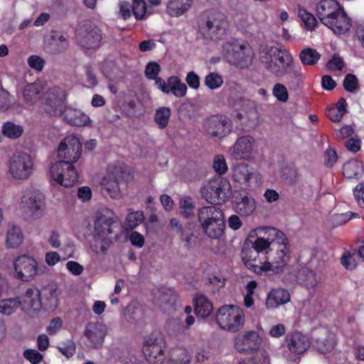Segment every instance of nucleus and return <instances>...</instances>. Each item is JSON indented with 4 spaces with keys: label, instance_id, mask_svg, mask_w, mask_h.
Wrapping results in <instances>:
<instances>
[{
    "label": "nucleus",
    "instance_id": "46",
    "mask_svg": "<svg viewBox=\"0 0 364 364\" xmlns=\"http://www.w3.org/2000/svg\"><path fill=\"white\" fill-rule=\"evenodd\" d=\"M341 263L346 269L350 271L354 270L358 266L355 252L347 250L344 251L341 257Z\"/></svg>",
    "mask_w": 364,
    "mask_h": 364
},
{
    "label": "nucleus",
    "instance_id": "42",
    "mask_svg": "<svg viewBox=\"0 0 364 364\" xmlns=\"http://www.w3.org/2000/svg\"><path fill=\"white\" fill-rule=\"evenodd\" d=\"M19 307L20 302L16 297L0 301V313L2 314L11 315Z\"/></svg>",
    "mask_w": 364,
    "mask_h": 364
},
{
    "label": "nucleus",
    "instance_id": "36",
    "mask_svg": "<svg viewBox=\"0 0 364 364\" xmlns=\"http://www.w3.org/2000/svg\"><path fill=\"white\" fill-rule=\"evenodd\" d=\"M169 83L168 93L171 92L177 97H182L186 95L187 86L181 82L180 78L177 76H171L168 78Z\"/></svg>",
    "mask_w": 364,
    "mask_h": 364
},
{
    "label": "nucleus",
    "instance_id": "43",
    "mask_svg": "<svg viewBox=\"0 0 364 364\" xmlns=\"http://www.w3.org/2000/svg\"><path fill=\"white\" fill-rule=\"evenodd\" d=\"M40 92V87L37 84H28L23 91V97L26 102L32 104L39 97Z\"/></svg>",
    "mask_w": 364,
    "mask_h": 364
},
{
    "label": "nucleus",
    "instance_id": "55",
    "mask_svg": "<svg viewBox=\"0 0 364 364\" xmlns=\"http://www.w3.org/2000/svg\"><path fill=\"white\" fill-rule=\"evenodd\" d=\"M161 71V66L156 62H149L145 68V76L149 80H153L158 77Z\"/></svg>",
    "mask_w": 364,
    "mask_h": 364
},
{
    "label": "nucleus",
    "instance_id": "32",
    "mask_svg": "<svg viewBox=\"0 0 364 364\" xmlns=\"http://www.w3.org/2000/svg\"><path fill=\"white\" fill-rule=\"evenodd\" d=\"M211 301L204 295H198L194 299V311L198 317L205 318L213 312Z\"/></svg>",
    "mask_w": 364,
    "mask_h": 364
},
{
    "label": "nucleus",
    "instance_id": "28",
    "mask_svg": "<svg viewBox=\"0 0 364 364\" xmlns=\"http://www.w3.org/2000/svg\"><path fill=\"white\" fill-rule=\"evenodd\" d=\"M290 301L289 292L282 288L272 289L269 294L266 305L269 309H275Z\"/></svg>",
    "mask_w": 364,
    "mask_h": 364
},
{
    "label": "nucleus",
    "instance_id": "39",
    "mask_svg": "<svg viewBox=\"0 0 364 364\" xmlns=\"http://www.w3.org/2000/svg\"><path fill=\"white\" fill-rule=\"evenodd\" d=\"M23 127L12 122H6L2 126V134L9 139H18L23 134Z\"/></svg>",
    "mask_w": 364,
    "mask_h": 364
},
{
    "label": "nucleus",
    "instance_id": "29",
    "mask_svg": "<svg viewBox=\"0 0 364 364\" xmlns=\"http://www.w3.org/2000/svg\"><path fill=\"white\" fill-rule=\"evenodd\" d=\"M224 24H200L199 30L204 38L212 41L220 40L225 35L227 28Z\"/></svg>",
    "mask_w": 364,
    "mask_h": 364
},
{
    "label": "nucleus",
    "instance_id": "64",
    "mask_svg": "<svg viewBox=\"0 0 364 364\" xmlns=\"http://www.w3.org/2000/svg\"><path fill=\"white\" fill-rule=\"evenodd\" d=\"M326 114L327 117L333 122H340L344 115L342 112H341L339 110H337L333 106L326 109Z\"/></svg>",
    "mask_w": 364,
    "mask_h": 364
},
{
    "label": "nucleus",
    "instance_id": "12",
    "mask_svg": "<svg viewBox=\"0 0 364 364\" xmlns=\"http://www.w3.org/2000/svg\"><path fill=\"white\" fill-rule=\"evenodd\" d=\"M13 266L14 277L22 282H30L38 274V262L27 255L17 257Z\"/></svg>",
    "mask_w": 364,
    "mask_h": 364
},
{
    "label": "nucleus",
    "instance_id": "49",
    "mask_svg": "<svg viewBox=\"0 0 364 364\" xmlns=\"http://www.w3.org/2000/svg\"><path fill=\"white\" fill-rule=\"evenodd\" d=\"M57 348L67 358H70L75 353L76 346L73 341L68 340L66 342L57 346Z\"/></svg>",
    "mask_w": 364,
    "mask_h": 364
},
{
    "label": "nucleus",
    "instance_id": "6",
    "mask_svg": "<svg viewBox=\"0 0 364 364\" xmlns=\"http://www.w3.org/2000/svg\"><path fill=\"white\" fill-rule=\"evenodd\" d=\"M231 185L229 181L223 177H216L204 183L200 188L202 198L208 203L220 205L230 197Z\"/></svg>",
    "mask_w": 364,
    "mask_h": 364
},
{
    "label": "nucleus",
    "instance_id": "18",
    "mask_svg": "<svg viewBox=\"0 0 364 364\" xmlns=\"http://www.w3.org/2000/svg\"><path fill=\"white\" fill-rule=\"evenodd\" d=\"M16 299L20 302L21 309L25 311H38L42 306L41 291L33 285L22 288Z\"/></svg>",
    "mask_w": 364,
    "mask_h": 364
},
{
    "label": "nucleus",
    "instance_id": "2",
    "mask_svg": "<svg viewBox=\"0 0 364 364\" xmlns=\"http://www.w3.org/2000/svg\"><path fill=\"white\" fill-rule=\"evenodd\" d=\"M262 229L265 235L273 237L272 249L267 254L265 273L272 272L275 274H281L284 272L290 259L289 240L283 232L275 228L264 227Z\"/></svg>",
    "mask_w": 364,
    "mask_h": 364
},
{
    "label": "nucleus",
    "instance_id": "31",
    "mask_svg": "<svg viewBox=\"0 0 364 364\" xmlns=\"http://www.w3.org/2000/svg\"><path fill=\"white\" fill-rule=\"evenodd\" d=\"M205 233L210 238L218 239L224 232L225 228L224 217L220 218L218 220L208 222L200 224Z\"/></svg>",
    "mask_w": 364,
    "mask_h": 364
},
{
    "label": "nucleus",
    "instance_id": "52",
    "mask_svg": "<svg viewBox=\"0 0 364 364\" xmlns=\"http://www.w3.org/2000/svg\"><path fill=\"white\" fill-rule=\"evenodd\" d=\"M326 67L331 71H341L345 67V63L341 56L334 54L328 61Z\"/></svg>",
    "mask_w": 364,
    "mask_h": 364
},
{
    "label": "nucleus",
    "instance_id": "48",
    "mask_svg": "<svg viewBox=\"0 0 364 364\" xmlns=\"http://www.w3.org/2000/svg\"><path fill=\"white\" fill-rule=\"evenodd\" d=\"M223 84L222 77L216 73H210L205 76V85L210 90L220 87Z\"/></svg>",
    "mask_w": 364,
    "mask_h": 364
},
{
    "label": "nucleus",
    "instance_id": "63",
    "mask_svg": "<svg viewBox=\"0 0 364 364\" xmlns=\"http://www.w3.org/2000/svg\"><path fill=\"white\" fill-rule=\"evenodd\" d=\"M361 140L358 138L351 137L345 142L346 148L352 153H357L360 150Z\"/></svg>",
    "mask_w": 364,
    "mask_h": 364
},
{
    "label": "nucleus",
    "instance_id": "9",
    "mask_svg": "<svg viewBox=\"0 0 364 364\" xmlns=\"http://www.w3.org/2000/svg\"><path fill=\"white\" fill-rule=\"evenodd\" d=\"M75 33L77 43L85 50H97L100 47L102 34L95 24H77Z\"/></svg>",
    "mask_w": 364,
    "mask_h": 364
},
{
    "label": "nucleus",
    "instance_id": "5",
    "mask_svg": "<svg viewBox=\"0 0 364 364\" xmlns=\"http://www.w3.org/2000/svg\"><path fill=\"white\" fill-rule=\"evenodd\" d=\"M223 51L230 64L241 68H247L254 57L250 45L239 38H232L224 43Z\"/></svg>",
    "mask_w": 364,
    "mask_h": 364
},
{
    "label": "nucleus",
    "instance_id": "33",
    "mask_svg": "<svg viewBox=\"0 0 364 364\" xmlns=\"http://www.w3.org/2000/svg\"><path fill=\"white\" fill-rule=\"evenodd\" d=\"M343 173L348 178H359L364 173L362 162L356 159L348 161L343 166Z\"/></svg>",
    "mask_w": 364,
    "mask_h": 364
},
{
    "label": "nucleus",
    "instance_id": "41",
    "mask_svg": "<svg viewBox=\"0 0 364 364\" xmlns=\"http://www.w3.org/2000/svg\"><path fill=\"white\" fill-rule=\"evenodd\" d=\"M132 11L137 21H144L151 14L144 0H133Z\"/></svg>",
    "mask_w": 364,
    "mask_h": 364
},
{
    "label": "nucleus",
    "instance_id": "51",
    "mask_svg": "<svg viewBox=\"0 0 364 364\" xmlns=\"http://www.w3.org/2000/svg\"><path fill=\"white\" fill-rule=\"evenodd\" d=\"M273 95L277 99V100L286 102L289 99V93L287 87L281 83H277L274 85L272 89Z\"/></svg>",
    "mask_w": 364,
    "mask_h": 364
},
{
    "label": "nucleus",
    "instance_id": "37",
    "mask_svg": "<svg viewBox=\"0 0 364 364\" xmlns=\"http://www.w3.org/2000/svg\"><path fill=\"white\" fill-rule=\"evenodd\" d=\"M171 111L169 107H161L156 109L154 114V122L161 129H165L169 122Z\"/></svg>",
    "mask_w": 364,
    "mask_h": 364
},
{
    "label": "nucleus",
    "instance_id": "60",
    "mask_svg": "<svg viewBox=\"0 0 364 364\" xmlns=\"http://www.w3.org/2000/svg\"><path fill=\"white\" fill-rule=\"evenodd\" d=\"M23 356L32 364H38L43 359L42 355L36 350L27 349L23 352Z\"/></svg>",
    "mask_w": 364,
    "mask_h": 364
},
{
    "label": "nucleus",
    "instance_id": "57",
    "mask_svg": "<svg viewBox=\"0 0 364 364\" xmlns=\"http://www.w3.org/2000/svg\"><path fill=\"white\" fill-rule=\"evenodd\" d=\"M191 355L186 350H181L176 358L168 360V364H190Z\"/></svg>",
    "mask_w": 364,
    "mask_h": 364
},
{
    "label": "nucleus",
    "instance_id": "10",
    "mask_svg": "<svg viewBox=\"0 0 364 364\" xmlns=\"http://www.w3.org/2000/svg\"><path fill=\"white\" fill-rule=\"evenodd\" d=\"M9 172L16 180L28 178L33 171V160L30 154L18 151L14 153L8 162Z\"/></svg>",
    "mask_w": 364,
    "mask_h": 364
},
{
    "label": "nucleus",
    "instance_id": "45",
    "mask_svg": "<svg viewBox=\"0 0 364 364\" xmlns=\"http://www.w3.org/2000/svg\"><path fill=\"white\" fill-rule=\"evenodd\" d=\"M288 80L290 84L298 87L303 81L304 75L300 67L295 66L294 63L289 68L287 73Z\"/></svg>",
    "mask_w": 364,
    "mask_h": 364
},
{
    "label": "nucleus",
    "instance_id": "44",
    "mask_svg": "<svg viewBox=\"0 0 364 364\" xmlns=\"http://www.w3.org/2000/svg\"><path fill=\"white\" fill-rule=\"evenodd\" d=\"M273 243V237L272 239L267 238L264 239V237H257L255 242L252 243L251 249L264 253V255L269 254L270 250L272 249V245Z\"/></svg>",
    "mask_w": 364,
    "mask_h": 364
},
{
    "label": "nucleus",
    "instance_id": "4",
    "mask_svg": "<svg viewBox=\"0 0 364 364\" xmlns=\"http://www.w3.org/2000/svg\"><path fill=\"white\" fill-rule=\"evenodd\" d=\"M121 225L116 220L114 213L108 208H102L95 213L94 231L102 240L117 241L121 236Z\"/></svg>",
    "mask_w": 364,
    "mask_h": 364
},
{
    "label": "nucleus",
    "instance_id": "21",
    "mask_svg": "<svg viewBox=\"0 0 364 364\" xmlns=\"http://www.w3.org/2000/svg\"><path fill=\"white\" fill-rule=\"evenodd\" d=\"M255 140L250 136H240L235 142L234 154L236 158L250 159L255 150Z\"/></svg>",
    "mask_w": 364,
    "mask_h": 364
},
{
    "label": "nucleus",
    "instance_id": "13",
    "mask_svg": "<svg viewBox=\"0 0 364 364\" xmlns=\"http://www.w3.org/2000/svg\"><path fill=\"white\" fill-rule=\"evenodd\" d=\"M130 178V173L126 168L121 166H115L102 183V191L112 198H117L120 196L119 184L122 181L127 182Z\"/></svg>",
    "mask_w": 364,
    "mask_h": 364
},
{
    "label": "nucleus",
    "instance_id": "14",
    "mask_svg": "<svg viewBox=\"0 0 364 364\" xmlns=\"http://www.w3.org/2000/svg\"><path fill=\"white\" fill-rule=\"evenodd\" d=\"M21 203L28 218L38 219L43 215L46 205L44 198L41 193L26 191L22 197Z\"/></svg>",
    "mask_w": 364,
    "mask_h": 364
},
{
    "label": "nucleus",
    "instance_id": "59",
    "mask_svg": "<svg viewBox=\"0 0 364 364\" xmlns=\"http://www.w3.org/2000/svg\"><path fill=\"white\" fill-rule=\"evenodd\" d=\"M45 63L44 59L36 55H32L28 58V65L37 71L43 70Z\"/></svg>",
    "mask_w": 364,
    "mask_h": 364
},
{
    "label": "nucleus",
    "instance_id": "24",
    "mask_svg": "<svg viewBox=\"0 0 364 364\" xmlns=\"http://www.w3.org/2000/svg\"><path fill=\"white\" fill-rule=\"evenodd\" d=\"M286 341L289 350L294 354H302L310 347L308 337L300 332L287 336Z\"/></svg>",
    "mask_w": 364,
    "mask_h": 364
},
{
    "label": "nucleus",
    "instance_id": "61",
    "mask_svg": "<svg viewBox=\"0 0 364 364\" xmlns=\"http://www.w3.org/2000/svg\"><path fill=\"white\" fill-rule=\"evenodd\" d=\"M338 161L336 151L333 149H328L324 153V164L327 167H333Z\"/></svg>",
    "mask_w": 364,
    "mask_h": 364
},
{
    "label": "nucleus",
    "instance_id": "50",
    "mask_svg": "<svg viewBox=\"0 0 364 364\" xmlns=\"http://www.w3.org/2000/svg\"><path fill=\"white\" fill-rule=\"evenodd\" d=\"M343 85L347 92H354L359 87L358 78L353 74H347L344 77Z\"/></svg>",
    "mask_w": 364,
    "mask_h": 364
},
{
    "label": "nucleus",
    "instance_id": "17",
    "mask_svg": "<svg viewBox=\"0 0 364 364\" xmlns=\"http://www.w3.org/2000/svg\"><path fill=\"white\" fill-rule=\"evenodd\" d=\"M242 259L246 267L257 274L265 273V264L267 263V255L257 252L251 248L243 247Z\"/></svg>",
    "mask_w": 364,
    "mask_h": 364
},
{
    "label": "nucleus",
    "instance_id": "56",
    "mask_svg": "<svg viewBox=\"0 0 364 364\" xmlns=\"http://www.w3.org/2000/svg\"><path fill=\"white\" fill-rule=\"evenodd\" d=\"M353 193L358 206L364 209V181L357 184L353 188Z\"/></svg>",
    "mask_w": 364,
    "mask_h": 364
},
{
    "label": "nucleus",
    "instance_id": "27",
    "mask_svg": "<svg viewBox=\"0 0 364 364\" xmlns=\"http://www.w3.org/2000/svg\"><path fill=\"white\" fill-rule=\"evenodd\" d=\"M193 0H168L166 11L171 17H181L191 9Z\"/></svg>",
    "mask_w": 364,
    "mask_h": 364
},
{
    "label": "nucleus",
    "instance_id": "1",
    "mask_svg": "<svg viewBox=\"0 0 364 364\" xmlns=\"http://www.w3.org/2000/svg\"><path fill=\"white\" fill-rule=\"evenodd\" d=\"M82 144L74 135H69L60 143L58 157L62 160L52 164L50 176L53 181L66 188L73 186L78 181V173L74 164L82 154Z\"/></svg>",
    "mask_w": 364,
    "mask_h": 364
},
{
    "label": "nucleus",
    "instance_id": "15",
    "mask_svg": "<svg viewBox=\"0 0 364 364\" xmlns=\"http://www.w3.org/2000/svg\"><path fill=\"white\" fill-rule=\"evenodd\" d=\"M66 99L65 91L59 87L48 89L42 95V104L45 112L50 116L61 113Z\"/></svg>",
    "mask_w": 364,
    "mask_h": 364
},
{
    "label": "nucleus",
    "instance_id": "20",
    "mask_svg": "<svg viewBox=\"0 0 364 364\" xmlns=\"http://www.w3.org/2000/svg\"><path fill=\"white\" fill-rule=\"evenodd\" d=\"M234 208L241 216H249L256 208L255 200L245 192L236 193L234 196Z\"/></svg>",
    "mask_w": 364,
    "mask_h": 364
},
{
    "label": "nucleus",
    "instance_id": "8",
    "mask_svg": "<svg viewBox=\"0 0 364 364\" xmlns=\"http://www.w3.org/2000/svg\"><path fill=\"white\" fill-rule=\"evenodd\" d=\"M166 342L162 334L154 331L144 340L142 352L147 362L151 364H163L165 361Z\"/></svg>",
    "mask_w": 364,
    "mask_h": 364
},
{
    "label": "nucleus",
    "instance_id": "54",
    "mask_svg": "<svg viewBox=\"0 0 364 364\" xmlns=\"http://www.w3.org/2000/svg\"><path fill=\"white\" fill-rule=\"evenodd\" d=\"M214 171L220 176L225 174L228 171V165L223 156L217 155L213 161Z\"/></svg>",
    "mask_w": 364,
    "mask_h": 364
},
{
    "label": "nucleus",
    "instance_id": "7",
    "mask_svg": "<svg viewBox=\"0 0 364 364\" xmlns=\"http://www.w3.org/2000/svg\"><path fill=\"white\" fill-rule=\"evenodd\" d=\"M215 319L221 328L234 333L239 331L245 322L243 311L234 305L220 307L218 310Z\"/></svg>",
    "mask_w": 364,
    "mask_h": 364
},
{
    "label": "nucleus",
    "instance_id": "40",
    "mask_svg": "<svg viewBox=\"0 0 364 364\" xmlns=\"http://www.w3.org/2000/svg\"><path fill=\"white\" fill-rule=\"evenodd\" d=\"M144 218L142 211L129 212L124 224V229L126 230H132L134 229L144 220Z\"/></svg>",
    "mask_w": 364,
    "mask_h": 364
},
{
    "label": "nucleus",
    "instance_id": "30",
    "mask_svg": "<svg viewBox=\"0 0 364 364\" xmlns=\"http://www.w3.org/2000/svg\"><path fill=\"white\" fill-rule=\"evenodd\" d=\"M224 217L222 210L215 205L203 206L198 211L200 224L218 220Z\"/></svg>",
    "mask_w": 364,
    "mask_h": 364
},
{
    "label": "nucleus",
    "instance_id": "47",
    "mask_svg": "<svg viewBox=\"0 0 364 364\" xmlns=\"http://www.w3.org/2000/svg\"><path fill=\"white\" fill-rule=\"evenodd\" d=\"M239 364H269V353L265 350H259L254 357L240 361Z\"/></svg>",
    "mask_w": 364,
    "mask_h": 364
},
{
    "label": "nucleus",
    "instance_id": "16",
    "mask_svg": "<svg viewBox=\"0 0 364 364\" xmlns=\"http://www.w3.org/2000/svg\"><path fill=\"white\" fill-rule=\"evenodd\" d=\"M204 127L208 134L221 139L231 132L232 123L225 115L214 114L205 119Z\"/></svg>",
    "mask_w": 364,
    "mask_h": 364
},
{
    "label": "nucleus",
    "instance_id": "35",
    "mask_svg": "<svg viewBox=\"0 0 364 364\" xmlns=\"http://www.w3.org/2000/svg\"><path fill=\"white\" fill-rule=\"evenodd\" d=\"M299 58L304 65H314L321 58V54L311 48H306L299 53Z\"/></svg>",
    "mask_w": 364,
    "mask_h": 364
},
{
    "label": "nucleus",
    "instance_id": "11",
    "mask_svg": "<svg viewBox=\"0 0 364 364\" xmlns=\"http://www.w3.org/2000/svg\"><path fill=\"white\" fill-rule=\"evenodd\" d=\"M317 16L327 23H350L351 19L335 0H321L316 6Z\"/></svg>",
    "mask_w": 364,
    "mask_h": 364
},
{
    "label": "nucleus",
    "instance_id": "58",
    "mask_svg": "<svg viewBox=\"0 0 364 364\" xmlns=\"http://www.w3.org/2000/svg\"><path fill=\"white\" fill-rule=\"evenodd\" d=\"M182 213L186 218H188L193 214L194 205L192 199L190 197H185L180 202Z\"/></svg>",
    "mask_w": 364,
    "mask_h": 364
},
{
    "label": "nucleus",
    "instance_id": "22",
    "mask_svg": "<svg viewBox=\"0 0 364 364\" xmlns=\"http://www.w3.org/2000/svg\"><path fill=\"white\" fill-rule=\"evenodd\" d=\"M68 47V35L61 31L52 30L47 44L48 51L52 54L63 53Z\"/></svg>",
    "mask_w": 364,
    "mask_h": 364
},
{
    "label": "nucleus",
    "instance_id": "25",
    "mask_svg": "<svg viewBox=\"0 0 364 364\" xmlns=\"http://www.w3.org/2000/svg\"><path fill=\"white\" fill-rule=\"evenodd\" d=\"M259 176V173L252 171L250 167L244 163L236 165L232 171L233 180L247 186H250L252 180L257 181Z\"/></svg>",
    "mask_w": 364,
    "mask_h": 364
},
{
    "label": "nucleus",
    "instance_id": "34",
    "mask_svg": "<svg viewBox=\"0 0 364 364\" xmlns=\"http://www.w3.org/2000/svg\"><path fill=\"white\" fill-rule=\"evenodd\" d=\"M23 236L21 230L16 225H12L7 231L6 245L11 248L18 247L23 242Z\"/></svg>",
    "mask_w": 364,
    "mask_h": 364
},
{
    "label": "nucleus",
    "instance_id": "38",
    "mask_svg": "<svg viewBox=\"0 0 364 364\" xmlns=\"http://www.w3.org/2000/svg\"><path fill=\"white\" fill-rule=\"evenodd\" d=\"M299 280L306 289H314L317 284L316 273L308 268L301 270L299 274Z\"/></svg>",
    "mask_w": 364,
    "mask_h": 364
},
{
    "label": "nucleus",
    "instance_id": "23",
    "mask_svg": "<svg viewBox=\"0 0 364 364\" xmlns=\"http://www.w3.org/2000/svg\"><path fill=\"white\" fill-rule=\"evenodd\" d=\"M58 115H63L64 120L71 126H86L90 122V117L83 112L70 107H65Z\"/></svg>",
    "mask_w": 364,
    "mask_h": 364
},
{
    "label": "nucleus",
    "instance_id": "53",
    "mask_svg": "<svg viewBox=\"0 0 364 364\" xmlns=\"http://www.w3.org/2000/svg\"><path fill=\"white\" fill-rule=\"evenodd\" d=\"M296 13L299 19L301 21L302 23H317L314 15L301 5L297 6Z\"/></svg>",
    "mask_w": 364,
    "mask_h": 364
},
{
    "label": "nucleus",
    "instance_id": "19",
    "mask_svg": "<svg viewBox=\"0 0 364 364\" xmlns=\"http://www.w3.org/2000/svg\"><path fill=\"white\" fill-rule=\"evenodd\" d=\"M262 339L257 333L247 331L244 334H238L235 340V347L239 353H250L262 350L259 348Z\"/></svg>",
    "mask_w": 364,
    "mask_h": 364
},
{
    "label": "nucleus",
    "instance_id": "3",
    "mask_svg": "<svg viewBox=\"0 0 364 364\" xmlns=\"http://www.w3.org/2000/svg\"><path fill=\"white\" fill-rule=\"evenodd\" d=\"M260 60L266 69L277 77L285 75L294 64L292 55L282 46L262 50Z\"/></svg>",
    "mask_w": 364,
    "mask_h": 364
},
{
    "label": "nucleus",
    "instance_id": "62",
    "mask_svg": "<svg viewBox=\"0 0 364 364\" xmlns=\"http://www.w3.org/2000/svg\"><path fill=\"white\" fill-rule=\"evenodd\" d=\"M186 82L192 89L198 90L200 87V77L194 71L187 73Z\"/></svg>",
    "mask_w": 364,
    "mask_h": 364
},
{
    "label": "nucleus",
    "instance_id": "26",
    "mask_svg": "<svg viewBox=\"0 0 364 364\" xmlns=\"http://www.w3.org/2000/svg\"><path fill=\"white\" fill-rule=\"evenodd\" d=\"M105 336V327L100 323H89L85 331V336L95 348L102 345Z\"/></svg>",
    "mask_w": 364,
    "mask_h": 364
}]
</instances>
